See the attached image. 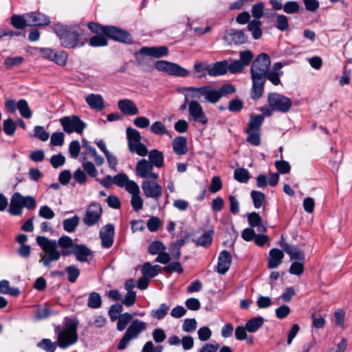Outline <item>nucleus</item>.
<instances>
[{"instance_id": "obj_1", "label": "nucleus", "mask_w": 352, "mask_h": 352, "mask_svg": "<svg viewBox=\"0 0 352 352\" xmlns=\"http://www.w3.org/2000/svg\"><path fill=\"white\" fill-rule=\"evenodd\" d=\"M36 241L43 252L40 263L46 267H50L52 262L58 261L61 256L74 254L80 263L89 262V258L94 256L93 252L87 246L74 243L72 239L67 235L60 236L58 241L38 236Z\"/></svg>"}, {"instance_id": "obj_2", "label": "nucleus", "mask_w": 352, "mask_h": 352, "mask_svg": "<svg viewBox=\"0 0 352 352\" xmlns=\"http://www.w3.org/2000/svg\"><path fill=\"white\" fill-rule=\"evenodd\" d=\"M78 324L77 318L65 317L62 328L58 325L55 327L54 332L57 335V343L60 349H66L77 342Z\"/></svg>"}, {"instance_id": "obj_3", "label": "nucleus", "mask_w": 352, "mask_h": 352, "mask_svg": "<svg viewBox=\"0 0 352 352\" xmlns=\"http://www.w3.org/2000/svg\"><path fill=\"white\" fill-rule=\"evenodd\" d=\"M60 44L67 49L81 47L87 42L86 38H82L81 34L74 27H62L56 30Z\"/></svg>"}, {"instance_id": "obj_4", "label": "nucleus", "mask_w": 352, "mask_h": 352, "mask_svg": "<svg viewBox=\"0 0 352 352\" xmlns=\"http://www.w3.org/2000/svg\"><path fill=\"white\" fill-rule=\"evenodd\" d=\"M146 327L147 324L145 322L138 319L133 320L118 342V349L120 351L125 349L129 343L138 338L139 335L146 329Z\"/></svg>"}, {"instance_id": "obj_5", "label": "nucleus", "mask_w": 352, "mask_h": 352, "mask_svg": "<svg viewBox=\"0 0 352 352\" xmlns=\"http://www.w3.org/2000/svg\"><path fill=\"white\" fill-rule=\"evenodd\" d=\"M264 118L261 115L252 116L247 124L246 141L251 145L258 146L261 144V129Z\"/></svg>"}, {"instance_id": "obj_6", "label": "nucleus", "mask_w": 352, "mask_h": 352, "mask_svg": "<svg viewBox=\"0 0 352 352\" xmlns=\"http://www.w3.org/2000/svg\"><path fill=\"white\" fill-rule=\"evenodd\" d=\"M126 138L128 148L131 153L144 157L148 153L147 147L141 142L140 133L135 129L128 127L126 129Z\"/></svg>"}, {"instance_id": "obj_7", "label": "nucleus", "mask_w": 352, "mask_h": 352, "mask_svg": "<svg viewBox=\"0 0 352 352\" xmlns=\"http://www.w3.org/2000/svg\"><path fill=\"white\" fill-rule=\"evenodd\" d=\"M267 102L272 110L281 113L288 112L292 105L290 98L278 93L268 94Z\"/></svg>"}, {"instance_id": "obj_8", "label": "nucleus", "mask_w": 352, "mask_h": 352, "mask_svg": "<svg viewBox=\"0 0 352 352\" xmlns=\"http://www.w3.org/2000/svg\"><path fill=\"white\" fill-rule=\"evenodd\" d=\"M270 63V58L267 54L264 53L259 54L252 63L250 69L251 76L266 79Z\"/></svg>"}, {"instance_id": "obj_9", "label": "nucleus", "mask_w": 352, "mask_h": 352, "mask_svg": "<svg viewBox=\"0 0 352 352\" xmlns=\"http://www.w3.org/2000/svg\"><path fill=\"white\" fill-rule=\"evenodd\" d=\"M155 67L160 72L175 76L187 77L190 74L188 70L179 65L163 60H157L155 64Z\"/></svg>"}, {"instance_id": "obj_10", "label": "nucleus", "mask_w": 352, "mask_h": 352, "mask_svg": "<svg viewBox=\"0 0 352 352\" xmlns=\"http://www.w3.org/2000/svg\"><path fill=\"white\" fill-rule=\"evenodd\" d=\"M102 214V208L99 203L93 202L86 208L82 218L83 223L91 227L99 223Z\"/></svg>"}, {"instance_id": "obj_11", "label": "nucleus", "mask_w": 352, "mask_h": 352, "mask_svg": "<svg viewBox=\"0 0 352 352\" xmlns=\"http://www.w3.org/2000/svg\"><path fill=\"white\" fill-rule=\"evenodd\" d=\"M60 122L67 133L76 132L81 134L86 126V124L77 116H65L60 120Z\"/></svg>"}, {"instance_id": "obj_12", "label": "nucleus", "mask_w": 352, "mask_h": 352, "mask_svg": "<svg viewBox=\"0 0 352 352\" xmlns=\"http://www.w3.org/2000/svg\"><path fill=\"white\" fill-rule=\"evenodd\" d=\"M142 191L146 197L158 201L162 196V186L153 179H144L141 185Z\"/></svg>"}, {"instance_id": "obj_13", "label": "nucleus", "mask_w": 352, "mask_h": 352, "mask_svg": "<svg viewBox=\"0 0 352 352\" xmlns=\"http://www.w3.org/2000/svg\"><path fill=\"white\" fill-rule=\"evenodd\" d=\"M154 166L146 159L139 160L135 165L136 175L145 179L158 180L159 174L153 171Z\"/></svg>"}, {"instance_id": "obj_14", "label": "nucleus", "mask_w": 352, "mask_h": 352, "mask_svg": "<svg viewBox=\"0 0 352 352\" xmlns=\"http://www.w3.org/2000/svg\"><path fill=\"white\" fill-rule=\"evenodd\" d=\"M189 120L205 125L208 123V118L202 106L197 100H191L188 103Z\"/></svg>"}, {"instance_id": "obj_15", "label": "nucleus", "mask_w": 352, "mask_h": 352, "mask_svg": "<svg viewBox=\"0 0 352 352\" xmlns=\"http://www.w3.org/2000/svg\"><path fill=\"white\" fill-rule=\"evenodd\" d=\"M104 36L124 43H131L132 41L131 36L128 32L112 25H107Z\"/></svg>"}, {"instance_id": "obj_16", "label": "nucleus", "mask_w": 352, "mask_h": 352, "mask_svg": "<svg viewBox=\"0 0 352 352\" xmlns=\"http://www.w3.org/2000/svg\"><path fill=\"white\" fill-rule=\"evenodd\" d=\"M223 40L229 45H243L247 43L248 36L243 30L230 29L226 32Z\"/></svg>"}, {"instance_id": "obj_17", "label": "nucleus", "mask_w": 352, "mask_h": 352, "mask_svg": "<svg viewBox=\"0 0 352 352\" xmlns=\"http://www.w3.org/2000/svg\"><path fill=\"white\" fill-rule=\"evenodd\" d=\"M114 234L115 229L112 224H107L104 226L100 231L101 245L104 248H111L113 243Z\"/></svg>"}, {"instance_id": "obj_18", "label": "nucleus", "mask_w": 352, "mask_h": 352, "mask_svg": "<svg viewBox=\"0 0 352 352\" xmlns=\"http://www.w3.org/2000/svg\"><path fill=\"white\" fill-rule=\"evenodd\" d=\"M138 54L154 57L156 58L166 56L168 54V49L166 46L143 47Z\"/></svg>"}, {"instance_id": "obj_19", "label": "nucleus", "mask_w": 352, "mask_h": 352, "mask_svg": "<svg viewBox=\"0 0 352 352\" xmlns=\"http://www.w3.org/2000/svg\"><path fill=\"white\" fill-rule=\"evenodd\" d=\"M25 16L28 19V26L47 25L50 23L49 17L41 12H32L26 13Z\"/></svg>"}, {"instance_id": "obj_20", "label": "nucleus", "mask_w": 352, "mask_h": 352, "mask_svg": "<svg viewBox=\"0 0 352 352\" xmlns=\"http://www.w3.org/2000/svg\"><path fill=\"white\" fill-rule=\"evenodd\" d=\"M252 86L251 88V98L254 100H258L264 92V85L266 79L251 76Z\"/></svg>"}, {"instance_id": "obj_21", "label": "nucleus", "mask_w": 352, "mask_h": 352, "mask_svg": "<svg viewBox=\"0 0 352 352\" xmlns=\"http://www.w3.org/2000/svg\"><path fill=\"white\" fill-rule=\"evenodd\" d=\"M231 254L227 250H223L220 252L218 257L217 272L221 274H226L231 265Z\"/></svg>"}, {"instance_id": "obj_22", "label": "nucleus", "mask_w": 352, "mask_h": 352, "mask_svg": "<svg viewBox=\"0 0 352 352\" xmlns=\"http://www.w3.org/2000/svg\"><path fill=\"white\" fill-rule=\"evenodd\" d=\"M10 214L14 216H19L23 212L22 195L19 192H14L10 199L8 209Z\"/></svg>"}, {"instance_id": "obj_23", "label": "nucleus", "mask_w": 352, "mask_h": 352, "mask_svg": "<svg viewBox=\"0 0 352 352\" xmlns=\"http://www.w3.org/2000/svg\"><path fill=\"white\" fill-rule=\"evenodd\" d=\"M228 61L223 60L209 64L208 75L216 77L225 75L228 72Z\"/></svg>"}, {"instance_id": "obj_24", "label": "nucleus", "mask_w": 352, "mask_h": 352, "mask_svg": "<svg viewBox=\"0 0 352 352\" xmlns=\"http://www.w3.org/2000/svg\"><path fill=\"white\" fill-rule=\"evenodd\" d=\"M119 109L126 115H136L139 111L134 102L129 99L120 100L118 102Z\"/></svg>"}, {"instance_id": "obj_25", "label": "nucleus", "mask_w": 352, "mask_h": 352, "mask_svg": "<svg viewBox=\"0 0 352 352\" xmlns=\"http://www.w3.org/2000/svg\"><path fill=\"white\" fill-rule=\"evenodd\" d=\"M148 162L157 168H161L164 164V156L162 151L157 149H152L147 153Z\"/></svg>"}, {"instance_id": "obj_26", "label": "nucleus", "mask_w": 352, "mask_h": 352, "mask_svg": "<svg viewBox=\"0 0 352 352\" xmlns=\"http://www.w3.org/2000/svg\"><path fill=\"white\" fill-rule=\"evenodd\" d=\"M85 101L92 109L98 111L104 108L103 98L100 94H91L85 98Z\"/></svg>"}, {"instance_id": "obj_27", "label": "nucleus", "mask_w": 352, "mask_h": 352, "mask_svg": "<svg viewBox=\"0 0 352 352\" xmlns=\"http://www.w3.org/2000/svg\"><path fill=\"white\" fill-rule=\"evenodd\" d=\"M270 258L268 259V267L274 269L277 267L283 262L284 257L283 252L277 248H273L270 251Z\"/></svg>"}, {"instance_id": "obj_28", "label": "nucleus", "mask_w": 352, "mask_h": 352, "mask_svg": "<svg viewBox=\"0 0 352 352\" xmlns=\"http://www.w3.org/2000/svg\"><path fill=\"white\" fill-rule=\"evenodd\" d=\"M173 149L178 155H183L188 153L187 139L183 136L176 137L173 141Z\"/></svg>"}, {"instance_id": "obj_29", "label": "nucleus", "mask_w": 352, "mask_h": 352, "mask_svg": "<svg viewBox=\"0 0 352 352\" xmlns=\"http://www.w3.org/2000/svg\"><path fill=\"white\" fill-rule=\"evenodd\" d=\"M248 221L249 225L252 228L257 227V230L260 232H265L267 230V228L265 226L261 224V217L260 215L256 212H252L249 213L248 215Z\"/></svg>"}, {"instance_id": "obj_30", "label": "nucleus", "mask_w": 352, "mask_h": 352, "mask_svg": "<svg viewBox=\"0 0 352 352\" xmlns=\"http://www.w3.org/2000/svg\"><path fill=\"white\" fill-rule=\"evenodd\" d=\"M162 269V267L158 265H151L147 262L142 265V273L145 277L153 278L161 272Z\"/></svg>"}, {"instance_id": "obj_31", "label": "nucleus", "mask_w": 352, "mask_h": 352, "mask_svg": "<svg viewBox=\"0 0 352 352\" xmlns=\"http://www.w3.org/2000/svg\"><path fill=\"white\" fill-rule=\"evenodd\" d=\"M12 25L18 30H23L28 26V19L25 14L23 15L14 14L10 19Z\"/></svg>"}, {"instance_id": "obj_32", "label": "nucleus", "mask_w": 352, "mask_h": 352, "mask_svg": "<svg viewBox=\"0 0 352 352\" xmlns=\"http://www.w3.org/2000/svg\"><path fill=\"white\" fill-rule=\"evenodd\" d=\"M80 222V217L74 215L71 218L63 220V226L65 231L69 233L74 232Z\"/></svg>"}, {"instance_id": "obj_33", "label": "nucleus", "mask_w": 352, "mask_h": 352, "mask_svg": "<svg viewBox=\"0 0 352 352\" xmlns=\"http://www.w3.org/2000/svg\"><path fill=\"white\" fill-rule=\"evenodd\" d=\"M261 26V22L257 19L250 21L248 25V29L252 32V37L254 39H258L261 37L262 30Z\"/></svg>"}, {"instance_id": "obj_34", "label": "nucleus", "mask_w": 352, "mask_h": 352, "mask_svg": "<svg viewBox=\"0 0 352 352\" xmlns=\"http://www.w3.org/2000/svg\"><path fill=\"white\" fill-rule=\"evenodd\" d=\"M214 231L210 230L207 232H204L196 241V245L198 246H202L204 248L209 247L212 241Z\"/></svg>"}, {"instance_id": "obj_35", "label": "nucleus", "mask_w": 352, "mask_h": 352, "mask_svg": "<svg viewBox=\"0 0 352 352\" xmlns=\"http://www.w3.org/2000/svg\"><path fill=\"white\" fill-rule=\"evenodd\" d=\"M285 252L289 256L291 260L305 261V255L302 251L294 245L287 246Z\"/></svg>"}, {"instance_id": "obj_36", "label": "nucleus", "mask_w": 352, "mask_h": 352, "mask_svg": "<svg viewBox=\"0 0 352 352\" xmlns=\"http://www.w3.org/2000/svg\"><path fill=\"white\" fill-rule=\"evenodd\" d=\"M16 107L23 118L28 119L32 117V112L25 100H19L16 103Z\"/></svg>"}, {"instance_id": "obj_37", "label": "nucleus", "mask_w": 352, "mask_h": 352, "mask_svg": "<svg viewBox=\"0 0 352 352\" xmlns=\"http://www.w3.org/2000/svg\"><path fill=\"white\" fill-rule=\"evenodd\" d=\"M264 322V319L262 317H256L248 320L245 324V328L249 332L256 331Z\"/></svg>"}, {"instance_id": "obj_38", "label": "nucleus", "mask_w": 352, "mask_h": 352, "mask_svg": "<svg viewBox=\"0 0 352 352\" xmlns=\"http://www.w3.org/2000/svg\"><path fill=\"white\" fill-rule=\"evenodd\" d=\"M133 315L130 313L126 312L120 314L118 316L117 322V329L119 331H122L126 325L131 321Z\"/></svg>"}, {"instance_id": "obj_39", "label": "nucleus", "mask_w": 352, "mask_h": 352, "mask_svg": "<svg viewBox=\"0 0 352 352\" xmlns=\"http://www.w3.org/2000/svg\"><path fill=\"white\" fill-rule=\"evenodd\" d=\"M234 178L240 183H247L250 178V175L245 168H239L234 172Z\"/></svg>"}, {"instance_id": "obj_40", "label": "nucleus", "mask_w": 352, "mask_h": 352, "mask_svg": "<svg viewBox=\"0 0 352 352\" xmlns=\"http://www.w3.org/2000/svg\"><path fill=\"white\" fill-rule=\"evenodd\" d=\"M102 298L98 292H93L89 294L87 306L91 309H98L101 307Z\"/></svg>"}, {"instance_id": "obj_41", "label": "nucleus", "mask_w": 352, "mask_h": 352, "mask_svg": "<svg viewBox=\"0 0 352 352\" xmlns=\"http://www.w3.org/2000/svg\"><path fill=\"white\" fill-rule=\"evenodd\" d=\"M87 41L89 45L94 47H103L108 45L107 37L104 35L97 34L91 37Z\"/></svg>"}, {"instance_id": "obj_42", "label": "nucleus", "mask_w": 352, "mask_h": 352, "mask_svg": "<svg viewBox=\"0 0 352 352\" xmlns=\"http://www.w3.org/2000/svg\"><path fill=\"white\" fill-rule=\"evenodd\" d=\"M250 195L253 201L254 208H261L265 201V194L261 191L252 190Z\"/></svg>"}, {"instance_id": "obj_43", "label": "nucleus", "mask_w": 352, "mask_h": 352, "mask_svg": "<svg viewBox=\"0 0 352 352\" xmlns=\"http://www.w3.org/2000/svg\"><path fill=\"white\" fill-rule=\"evenodd\" d=\"M221 98V94L219 93V90L214 89L212 86L209 85L205 101L212 104H215Z\"/></svg>"}, {"instance_id": "obj_44", "label": "nucleus", "mask_w": 352, "mask_h": 352, "mask_svg": "<svg viewBox=\"0 0 352 352\" xmlns=\"http://www.w3.org/2000/svg\"><path fill=\"white\" fill-rule=\"evenodd\" d=\"M151 131L156 135H168V131L161 121H155L150 128Z\"/></svg>"}, {"instance_id": "obj_45", "label": "nucleus", "mask_w": 352, "mask_h": 352, "mask_svg": "<svg viewBox=\"0 0 352 352\" xmlns=\"http://www.w3.org/2000/svg\"><path fill=\"white\" fill-rule=\"evenodd\" d=\"M58 345L57 341L55 342H52L50 339L44 338L40 342L38 343L37 346L45 350L46 352H54L56 346Z\"/></svg>"}, {"instance_id": "obj_46", "label": "nucleus", "mask_w": 352, "mask_h": 352, "mask_svg": "<svg viewBox=\"0 0 352 352\" xmlns=\"http://www.w3.org/2000/svg\"><path fill=\"white\" fill-rule=\"evenodd\" d=\"M68 280L70 283H75L80 276V270L76 265H69L65 268Z\"/></svg>"}, {"instance_id": "obj_47", "label": "nucleus", "mask_w": 352, "mask_h": 352, "mask_svg": "<svg viewBox=\"0 0 352 352\" xmlns=\"http://www.w3.org/2000/svg\"><path fill=\"white\" fill-rule=\"evenodd\" d=\"M195 72L197 74V78H201L206 76V72L208 74L209 64L197 61L193 66Z\"/></svg>"}, {"instance_id": "obj_48", "label": "nucleus", "mask_w": 352, "mask_h": 352, "mask_svg": "<svg viewBox=\"0 0 352 352\" xmlns=\"http://www.w3.org/2000/svg\"><path fill=\"white\" fill-rule=\"evenodd\" d=\"M209 85H206L200 87H188L186 88V90L188 91H193L195 94L192 97L196 98L197 99H200L201 97L206 98L207 91L208 90Z\"/></svg>"}, {"instance_id": "obj_49", "label": "nucleus", "mask_w": 352, "mask_h": 352, "mask_svg": "<svg viewBox=\"0 0 352 352\" xmlns=\"http://www.w3.org/2000/svg\"><path fill=\"white\" fill-rule=\"evenodd\" d=\"M123 307L121 304H115L109 307L108 314L111 321L117 320L120 314L122 311Z\"/></svg>"}, {"instance_id": "obj_50", "label": "nucleus", "mask_w": 352, "mask_h": 352, "mask_svg": "<svg viewBox=\"0 0 352 352\" xmlns=\"http://www.w3.org/2000/svg\"><path fill=\"white\" fill-rule=\"evenodd\" d=\"M166 250L164 245L160 241H155L148 248V252L152 255H156Z\"/></svg>"}, {"instance_id": "obj_51", "label": "nucleus", "mask_w": 352, "mask_h": 352, "mask_svg": "<svg viewBox=\"0 0 352 352\" xmlns=\"http://www.w3.org/2000/svg\"><path fill=\"white\" fill-rule=\"evenodd\" d=\"M168 310V305L165 303L161 304L157 309L152 311V316L158 320H162L166 316Z\"/></svg>"}, {"instance_id": "obj_52", "label": "nucleus", "mask_w": 352, "mask_h": 352, "mask_svg": "<svg viewBox=\"0 0 352 352\" xmlns=\"http://www.w3.org/2000/svg\"><path fill=\"white\" fill-rule=\"evenodd\" d=\"M16 129V124L12 119L8 118L3 121V129L6 135L9 136L13 135Z\"/></svg>"}, {"instance_id": "obj_53", "label": "nucleus", "mask_w": 352, "mask_h": 352, "mask_svg": "<svg viewBox=\"0 0 352 352\" xmlns=\"http://www.w3.org/2000/svg\"><path fill=\"white\" fill-rule=\"evenodd\" d=\"M58 312H53L51 311L48 305H45L43 307L38 308L36 311V316L38 320H43L48 318L52 314H57Z\"/></svg>"}, {"instance_id": "obj_54", "label": "nucleus", "mask_w": 352, "mask_h": 352, "mask_svg": "<svg viewBox=\"0 0 352 352\" xmlns=\"http://www.w3.org/2000/svg\"><path fill=\"white\" fill-rule=\"evenodd\" d=\"M276 28L280 30L285 31L287 30L289 28V22L287 17L283 14H278L276 16Z\"/></svg>"}, {"instance_id": "obj_55", "label": "nucleus", "mask_w": 352, "mask_h": 352, "mask_svg": "<svg viewBox=\"0 0 352 352\" xmlns=\"http://www.w3.org/2000/svg\"><path fill=\"white\" fill-rule=\"evenodd\" d=\"M163 270L167 273L177 272L180 274L184 271L180 263L178 261L170 263L168 265L165 266Z\"/></svg>"}, {"instance_id": "obj_56", "label": "nucleus", "mask_w": 352, "mask_h": 352, "mask_svg": "<svg viewBox=\"0 0 352 352\" xmlns=\"http://www.w3.org/2000/svg\"><path fill=\"white\" fill-rule=\"evenodd\" d=\"M240 61L244 67L248 66L254 58V54L250 50H245L239 53Z\"/></svg>"}, {"instance_id": "obj_57", "label": "nucleus", "mask_w": 352, "mask_h": 352, "mask_svg": "<svg viewBox=\"0 0 352 352\" xmlns=\"http://www.w3.org/2000/svg\"><path fill=\"white\" fill-rule=\"evenodd\" d=\"M264 11V3L263 2H258L255 5L252 6V16L256 19L258 20V19L261 18L263 15Z\"/></svg>"}, {"instance_id": "obj_58", "label": "nucleus", "mask_w": 352, "mask_h": 352, "mask_svg": "<svg viewBox=\"0 0 352 352\" xmlns=\"http://www.w3.org/2000/svg\"><path fill=\"white\" fill-rule=\"evenodd\" d=\"M243 107V102L240 99H233L229 102L228 109L231 112H239Z\"/></svg>"}, {"instance_id": "obj_59", "label": "nucleus", "mask_w": 352, "mask_h": 352, "mask_svg": "<svg viewBox=\"0 0 352 352\" xmlns=\"http://www.w3.org/2000/svg\"><path fill=\"white\" fill-rule=\"evenodd\" d=\"M244 67L240 60H234L230 64L228 63V71L231 74H237L241 72Z\"/></svg>"}, {"instance_id": "obj_60", "label": "nucleus", "mask_w": 352, "mask_h": 352, "mask_svg": "<svg viewBox=\"0 0 352 352\" xmlns=\"http://www.w3.org/2000/svg\"><path fill=\"white\" fill-rule=\"evenodd\" d=\"M34 136L41 141H47L49 138L50 134L47 133L43 126H36L34 127Z\"/></svg>"}, {"instance_id": "obj_61", "label": "nucleus", "mask_w": 352, "mask_h": 352, "mask_svg": "<svg viewBox=\"0 0 352 352\" xmlns=\"http://www.w3.org/2000/svg\"><path fill=\"white\" fill-rule=\"evenodd\" d=\"M222 188V182L219 176H214L212 178L211 184L209 186V190L212 193H215Z\"/></svg>"}, {"instance_id": "obj_62", "label": "nucleus", "mask_w": 352, "mask_h": 352, "mask_svg": "<svg viewBox=\"0 0 352 352\" xmlns=\"http://www.w3.org/2000/svg\"><path fill=\"white\" fill-rule=\"evenodd\" d=\"M82 168L91 177H96L98 175V170L94 164L91 162H83Z\"/></svg>"}, {"instance_id": "obj_63", "label": "nucleus", "mask_w": 352, "mask_h": 352, "mask_svg": "<svg viewBox=\"0 0 352 352\" xmlns=\"http://www.w3.org/2000/svg\"><path fill=\"white\" fill-rule=\"evenodd\" d=\"M275 166L281 174H286L290 171L291 166L287 161L280 160L275 162Z\"/></svg>"}, {"instance_id": "obj_64", "label": "nucleus", "mask_w": 352, "mask_h": 352, "mask_svg": "<svg viewBox=\"0 0 352 352\" xmlns=\"http://www.w3.org/2000/svg\"><path fill=\"white\" fill-rule=\"evenodd\" d=\"M80 151V143L77 140H74L69 144V151L71 157L76 159Z\"/></svg>"}]
</instances>
